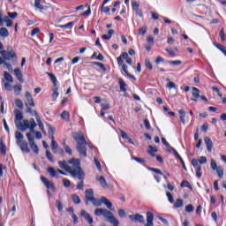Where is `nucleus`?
Instances as JSON below:
<instances>
[{
	"mask_svg": "<svg viewBox=\"0 0 226 226\" xmlns=\"http://www.w3.org/2000/svg\"><path fill=\"white\" fill-rule=\"evenodd\" d=\"M158 152V148H156V147H153L151 145L148 146V151L147 153H157Z\"/></svg>",
	"mask_w": 226,
	"mask_h": 226,
	"instance_id": "nucleus-50",
	"label": "nucleus"
},
{
	"mask_svg": "<svg viewBox=\"0 0 226 226\" xmlns=\"http://www.w3.org/2000/svg\"><path fill=\"white\" fill-rule=\"evenodd\" d=\"M147 31V26H143V27L139 28V36H144L146 34Z\"/></svg>",
	"mask_w": 226,
	"mask_h": 226,
	"instance_id": "nucleus-47",
	"label": "nucleus"
},
{
	"mask_svg": "<svg viewBox=\"0 0 226 226\" xmlns=\"http://www.w3.org/2000/svg\"><path fill=\"white\" fill-rule=\"evenodd\" d=\"M119 86H120V90L123 91L124 93H126V83H124V80L123 79H119Z\"/></svg>",
	"mask_w": 226,
	"mask_h": 226,
	"instance_id": "nucleus-31",
	"label": "nucleus"
},
{
	"mask_svg": "<svg viewBox=\"0 0 226 226\" xmlns=\"http://www.w3.org/2000/svg\"><path fill=\"white\" fill-rule=\"evenodd\" d=\"M14 75L21 84H24V78L22 72H20V69H14Z\"/></svg>",
	"mask_w": 226,
	"mask_h": 226,
	"instance_id": "nucleus-18",
	"label": "nucleus"
},
{
	"mask_svg": "<svg viewBox=\"0 0 226 226\" xmlns=\"http://www.w3.org/2000/svg\"><path fill=\"white\" fill-rule=\"evenodd\" d=\"M13 89H14V94H16V96H19V94L22 93V85H16L13 87Z\"/></svg>",
	"mask_w": 226,
	"mask_h": 226,
	"instance_id": "nucleus-29",
	"label": "nucleus"
},
{
	"mask_svg": "<svg viewBox=\"0 0 226 226\" xmlns=\"http://www.w3.org/2000/svg\"><path fill=\"white\" fill-rule=\"evenodd\" d=\"M0 54H2L4 59H6L7 61H10V59H14V57H17V55L15 54V51L11 50V51H6V50H2L0 52Z\"/></svg>",
	"mask_w": 226,
	"mask_h": 226,
	"instance_id": "nucleus-8",
	"label": "nucleus"
},
{
	"mask_svg": "<svg viewBox=\"0 0 226 226\" xmlns=\"http://www.w3.org/2000/svg\"><path fill=\"white\" fill-rule=\"evenodd\" d=\"M217 172V175L219 177H223V168H222L221 166L218 167L217 170H215Z\"/></svg>",
	"mask_w": 226,
	"mask_h": 226,
	"instance_id": "nucleus-48",
	"label": "nucleus"
},
{
	"mask_svg": "<svg viewBox=\"0 0 226 226\" xmlns=\"http://www.w3.org/2000/svg\"><path fill=\"white\" fill-rule=\"evenodd\" d=\"M184 201L181 199L177 200V201L174 204V207L176 209H179V207H183Z\"/></svg>",
	"mask_w": 226,
	"mask_h": 226,
	"instance_id": "nucleus-35",
	"label": "nucleus"
},
{
	"mask_svg": "<svg viewBox=\"0 0 226 226\" xmlns=\"http://www.w3.org/2000/svg\"><path fill=\"white\" fill-rule=\"evenodd\" d=\"M81 216H83V218L88 222V223L90 225H93L94 220L93 217H91V215H89L88 213L86 212V210H81Z\"/></svg>",
	"mask_w": 226,
	"mask_h": 226,
	"instance_id": "nucleus-15",
	"label": "nucleus"
},
{
	"mask_svg": "<svg viewBox=\"0 0 226 226\" xmlns=\"http://www.w3.org/2000/svg\"><path fill=\"white\" fill-rule=\"evenodd\" d=\"M0 36L2 38H8V36H10V32H8L6 27L0 28Z\"/></svg>",
	"mask_w": 226,
	"mask_h": 226,
	"instance_id": "nucleus-23",
	"label": "nucleus"
},
{
	"mask_svg": "<svg viewBox=\"0 0 226 226\" xmlns=\"http://www.w3.org/2000/svg\"><path fill=\"white\" fill-rule=\"evenodd\" d=\"M70 167L66 161L58 162V165L60 169H64L66 172H69L73 177H78L79 180L84 179V170L80 168V161L79 159H72L69 161Z\"/></svg>",
	"mask_w": 226,
	"mask_h": 226,
	"instance_id": "nucleus-1",
	"label": "nucleus"
},
{
	"mask_svg": "<svg viewBox=\"0 0 226 226\" xmlns=\"http://www.w3.org/2000/svg\"><path fill=\"white\" fill-rule=\"evenodd\" d=\"M121 68H122L123 72L127 75V77H130V79H133V80H135V76H133V74H131L130 72H128V66L126 64H122Z\"/></svg>",
	"mask_w": 226,
	"mask_h": 226,
	"instance_id": "nucleus-20",
	"label": "nucleus"
},
{
	"mask_svg": "<svg viewBox=\"0 0 226 226\" xmlns=\"http://www.w3.org/2000/svg\"><path fill=\"white\" fill-rule=\"evenodd\" d=\"M48 172L49 173V175L51 176V177H57L59 174V171H57V170H56V169L49 167L48 169Z\"/></svg>",
	"mask_w": 226,
	"mask_h": 226,
	"instance_id": "nucleus-21",
	"label": "nucleus"
},
{
	"mask_svg": "<svg viewBox=\"0 0 226 226\" xmlns=\"http://www.w3.org/2000/svg\"><path fill=\"white\" fill-rule=\"evenodd\" d=\"M168 200L170 204H174V196H172V193L167 192L166 193Z\"/></svg>",
	"mask_w": 226,
	"mask_h": 226,
	"instance_id": "nucleus-53",
	"label": "nucleus"
},
{
	"mask_svg": "<svg viewBox=\"0 0 226 226\" xmlns=\"http://www.w3.org/2000/svg\"><path fill=\"white\" fill-rule=\"evenodd\" d=\"M26 139H28V143L31 149L34 151L35 154H38V153H40V149L38 148V145L34 143V136H33L31 132H27Z\"/></svg>",
	"mask_w": 226,
	"mask_h": 226,
	"instance_id": "nucleus-6",
	"label": "nucleus"
},
{
	"mask_svg": "<svg viewBox=\"0 0 226 226\" xmlns=\"http://www.w3.org/2000/svg\"><path fill=\"white\" fill-rule=\"evenodd\" d=\"M93 64H94L95 66H99V68H101L102 71L103 72H107V68H105V65L100 62H93Z\"/></svg>",
	"mask_w": 226,
	"mask_h": 226,
	"instance_id": "nucleus-41",
	"label": "nucleus"
},
{
	"mask_svg": "<svg viewBox=\"0 0 226 226\" xmlns=\"http://www.w3.org/2000/svg\"><path fill=\"white\" fill-rule=\"evenodd\" d=\"M31 133H35V139H42L43 135H41V132H34H34H31Z\"/></svg>",
	"mask_w": 226,
	"mask_h": 226,
	"instance_id": "nucleus-62",
	"label": "nucleus"
},
{
	"mask_svg": "<svg viewBox=\"0 0 226 226\" xmlns=\"http://www.w3.org/2000/svg\"><path fill=\"white\" fill-rule=\"evenodd\" d=\"M90 202H92L93 206H96V207H100L102 204H104V205H106V207H108V209L114 211L112 202H110L109 200V199H107L105 197H102L101 200L94 198V200Z\"/></svg>",
	"mask_w": 226,
	"mask_h": 226,
	"instance_id": "nucleus-5",
	"label": "nucleus"
},
{
	"mask_svg": "<svg viewBox=\"0 0 226 226\" xmlns=\"http://www.w3.org/2000/svg\"><path fill=\"white\" fill-rule=\"evenodd\" d=\"M52 92H53V102H56L59 96L57 87H54L52 89Z\"/></svg>",
	"mask_w": 226,
	"mask_h": 226,
	"instance_id": "nucleus-32",
	"label": "nucleus"
},
{
	"mask_svg": "<svg viewBox=\"0 0 226 226\" xmlns=\"http://www.w3.org/2000/svg\"><path fill=\"white\" fill-rule=\"evenodd\" d=\"M59 147V145H57V142H56V139H54V136L51 137V150L53 153H57L56 151Z\"/></svg>",
	"mask_w": 226,
	"mask_h": 226,
	"instance_id": "nucleus-22",
	"label": "nucleus"
},
{
	"mask_svg": "<svg viewBox=\"0 0 226 226\" xmlns=\"http://www.w3.org/2000/svg\"><path fill=\"white\" fill-rule=\"evenodd\" d=\"M34 117H35V119L37 121L40 130L42 132V133L46 134L47 132H45V127L43 126V123L41 122V120H40V116L38 115V113L36 111H34Z\"/></svg>",
	"mask_w": 226,
	"mask_h": 226,
	"instance_id": "nucleus-14",
	"label": "nucleus"
},
{
	"mask_svg": "<svg viewBox=\"0 0 226 226\" xmlns=\"http://www.w3.org/2000/svg\"><path fill=\"white\" fill-rule=\"evenodd\" d=\"M38 33H40V28L35 27L32 30L31 32V36H36V34H38Z\"/></svg>",
	"mask_w": 226,
	"mask_h": 226,
	"instance_id": "nucleus-63",
	"label": "nucleus"
},
{
	"mask_svg": "<svg viewBox=\"0 0 226 226\" xmlns=\"http://www.w3.org/2000/svg\"><path fill=\"white\" fill-rule=\"evenodd\" d=\"M0 153L3 154V156L6 155V146H4V143H0Z\"/></svg>",
	"mask_w": 226,
	"mask_h": 226,
	"instance_id": "nucleus-38",
	"label": "nucleus"
},
{
	"mask_svg": "<svg viewBox=\"0 0 226 226\" xmlns=\"http://www.w3.org/2000/svg\"><path fill=\"white\" fill-rule=\"evenodd\" d=\"M154 220V215H153V213L147 212V223L145 226H154V223L153 222Z\"/></svg>",
	"mask_w": 226,
	"mask_h": 226,
	"instance_id": "nucleus-13",
	"label": "nucleus"
},
{
	"mask_svg": "<svg viewBox=\"0 0 226 226\" xmlns=\"http://www.w3.org/2000/svg\"><path fill=\"white\" fill-rule=\"evenodd\" d=\"M193 209H195V207H193V205H192V204L187 205L185 207V212L186 213H192V212H193Z\"/></svg>",
	"mask_w": 226,
	"mask_h": 226,
	"instance_id": "nucleus-54",
	"label": "nucleus"
},
{
	"mask_svg": "<svg viewBox=\"0 0 226 226\" xmlns=\"http://www.w3.org/2000/svg\"><path fill=\"white\" fill-rule=\"evenodd\" d=\"M72 138L74 139L75 142L77 143L76 149L78 153L86 158L87 156V149L86 146L87 145V141H86V137L82 132H73Z\"/></svg>",
	"mask_w": 226,
	"mask_h": 226,
	"instance_id": "nucleus-3",
	"label": "nucleus"
},
{
	"mask_svg": "<svg viewBox=\"0 0 226 226\" xmlns=\"http://www.w3.org/2000/svg\"><path fill=\"white\" fill-rule=\"evenodd\" d=\"M192 96L194 98H200V90L197 87H192Z\"/></svg>",
	"mask_w": 226,
	"mask_h": 226,
	"instance_id": "nucleus-34",
	"label": "nucleus"
},
{
	"mask_svg": "<svg viewBox=\"0 0 226 226\" xmlns=\"http://www.w3.org/2000/svg\"><path fill=\"white\" fill-rule=\"evenodd\" d=\"M41 0H34V6L38 8L41 11H43V5H41Z\"/></svg>",
	"mask_w": 226,
	"mask_h": 226,
	"instance_id": "nucleus-37",
	"label": "nucleus"
},
{
	"mask_svg": "<svg viewBox=\"0 0 226 226\" xmlns=\"http://www.w3.org/2000/svg\"><path fill=\"white\" fill-rule=\"evenodd\" d=\"M205 144L208 153H211V151H213V141L211 139H209V137H205Z\"/></svg>",
	"mask_w": 226,
	"mask_h": 226,
	"instance_id": "nucleus-17",
	"label": "nucleus"
},
{
	"mask_svg": "<svg viewBox=\"0 0 226 226\" xmlns=\"http://www.w3.org/2000/svg\"><path fill=\"white\" fill-rule=\"evenodd\" d=\"M165 50L171 57H176V52L174 51V49L170 48H166Z\"/></svg>",
	"mask_w": 226,
	"mask_h": 226,
	"instance_id": "nucleus-45",
	"label": "nucleus"
},
{
	"mask_svg": "<svg viewBox=\"0 0 226 226\" xmlns=\"http://www.w3.org/2000/svg\"><path fill=\"white\" fill-rule=\"evenodd\" d=\"M15 105L18 107V109H24V102H22V100L20 99L15 100Z\"/></svg>",
	"mask_w": 226,
	"mask_h": 226,
	"instance_id": "nucleus-40",
	"label": "nucleus"
},
{
	"mask_svg": "<svg viewBox=\"0 0 226 226\" xmlns=\"http://www.w3.org/2000/svg\"><path fill=\"white\" fill-rule=\"evenodd\" d=\"M41 181H42L44 186L48 188V190H53V192H56V186H54V183H52L50 180H48L45 177H41Z\"/></svg>",
	"mask_w": 226,
	"mask_h": 226,
	"instance_id": "nucleus-10",
	"label": "nucleus"
},
{
	"mask_svg": "<svg viewBox=\"0 0 226 226\" xmlns=\"http://www.w3.org/2000/svg\"><path fill=\"white\" fill-rule=\"evenodd\" d=\"M73 26H75V21H71L65 25H64V29H73Z\"/></svg>",
	"mask_w": 226,
	"mask_h": 226,
	"instance_id": "nucleus-43",
	"label": "nucleus"
},
{
	"mask_svg": "<svg viewBox=\"0 0 226 226\" xmlns=\"http://www.w3.org/2000/svg\"><path fill=\"white\" fill-rule=\"evenodd\" d=\"M64 149L65 153H67V154H70V155L72 154V148H70L68 147V145H66V143H64Z\"/></svg>",
	"mask_w": 226,
	"mask_h": 226,
	"instance_id": "nucleus-51",
	"label": "nucleus"
},
{
	"mask_svg": "<svg viewBox=\"0 0 226 226\" xmlns=\"http://www.w3.org/2000/svg\"><path fill=\"white\" fill-rule=\"evenodd\" d=\"M9 19L8 16L3 18V13H0V26H4V22L6 23Z\"/></svg>",
	"mask_w": 226,
	"mask_h": 226,
	"instance_id": "nucleus-36",
	"label": "nucleus"
},
{
	"mask_svg": "<svg viewBox=\"0 0 226 226\" xmlns=\"http://www.w3.org/2000/svg\"><path fill=\"white\" fill-rule=\"evenodd\" d=\"M72 200H73L74 204H80V198L78 195H73Z\"/></svg>",
	"mask_w": 226,
	"mask_h": 226,
	"instance_id": "nucleus-60",
	"label": "nucleus"
},
{
	"mask_svg": "<svg viewBox=\"0 0 226 226\" xmlns=\"http://www.w3.org/2000/svg\"><path fill=\"white\" fill-rule=\"evenodd\" d=\"M178 114L180 116V121L181 123H183L184 124H186V122L185 121V117H186V112H185V109H179L178 110Z\"/></svg>",
	"mask_w": 226,
	"mask_h": 226,
	"instance_id": "nucleus-26",
	"label": "nucleus"
},
{
	"mask_svg": "<svg viewBox=\"0 0 226 226\" xmlns=\"http://www.w3.org/2000/svg\"><path fill=\"white\" fill-rule=\"evenodd\" d=\"M181 188H189V190H192V185L190 182L185 180L181 183Z\"/></svg>",
	"mask_w": 226,
	"mask_h": 226,
	"instance_id": "nucleus-39",
	"label": "nucleus"
},
{
	"mask_svg": "<svg viewBox=\"0 0 226 226\" xmlns=\"http://www.w3.org/2000/svg\"><path fill=\"white\" fill-rule=\"evenodd\" d=\"M129 218L132 222H138L139 223H144V215L136 214L129 215Z\"/></svg>",
	"mask_w": 226,
	"mask_h": 226,
	"instance_id": "nucleus-12",
	"label": "nucleus"
},
{
	"mask_svg": "<svg viewBox=\"0 0 226 226\" xmlns=\"http://www.w3.org/2000/svg\"><path fill=\"white\" fill-rule=\"evenodd\" d=\"M120 135L122 139H124L125 140H128V139H130V136H128V134L123 130H120Z\"/></svg>",
	"mask_w": 226,
	"mask_h": 226,
	"instance_id": "nucleus-57",
	"label": "nucleus"
},
{
	"mask_svg": "<svg viewBox=\"0 0 226 226\" xmlns=\"http://www.w3.org/2000/svg\"><path fill=\"white\" fill-rule=\"evenodd\" d=\"M46 156L49 162H54V156L49 151H46Z\"/></svg>",
	"mask_w": 226,
	"mask_h": 226,
	"instance_id": "nucleus-61",
	"label": "nucleus"
},
{
	"mask_svg": "<svg viewBox=\"0 0 226 226\" xmlns=\"http://www.w3.org/2000/svg\"><path fill=\"white\" fill-rule=\"evenodd\" d=\"M101 11L103 13H110V8L105 7V5H102Z\"/></svg>",
	"mask_w": 226,
	"mask_h": 226,
	"instance_id": "nucleus-59",
	"label": "nucleus"
},
{
	"mask_svg": "<svg viewBox=\"0 0 226 226\" xmlns=\"http://www.w3.org/2000/svg\"><path fill=\"white\" fill-rule=\"evenodd\" d=\"M219 36L222 41H225V30L223 28L221 29Z\"/></svg>",
	"mask_w": 226,
	"mask_h": 226,
	"instance_id": "nucleus-52",
	"label": "nucleus"
},
{
	"mask_svg": "<svg viewBox=\"0 0 226 226\" xmlns=\"http://www.w3.org/2000/svg\"><path fill=\"white\" fill-rule=\"evenodd\" d=\"M118 215L120 216V218H124V216H126V212L124 209H119Z\"/></svg>",
	"mask_w": 226,
	"mask_h": 226,
	"instance_id": "nucleus-64",
	"label": "nucleus"
},
{
	"mask_svg": "<svg viewBox=\"0 0 226 226\" xmlns=\"http://www.w3.org/2000/svg\"><path fill=\"white\" fill-rule=\"evenodd\" d=\"M47 75H49V78L51 79L54 87H57V78H56V75L50 72H47Z\"/></svg>",
	"mask_w": 226,
	"mask_h": 226,
	"instance_id": "nucleus-30",
	"label": "nucleus"
},
{
	"mask_svg": "<svg viewBox=\"0 0 226 226\" xmlns=\"http://www.w3.org/2000/svg\"><path fill=\"white\" fill-rule=\"evenodd\" d=\"M86 199L87 202H91L94 199V192L93 189H88L86 191Z\"/></svg>",
	"mask_w": 226,
	"mask_h": 226,
	"instance_id": "nucleus-16",
	"label": "nucleus"
},
{
	"mask_svg": "<svg viewBox=\"0 0 226 226\" xmlns=\"http://www.w3.org/2000/svg\"><path fill=\"white\" fill-rule=\"evenodd\" d=\"M15 139H17V142H23L24 141V134H22V132L17 131L15 132Z\"/></svg>",
	"mask_w": 226,
	"mask_h": 226,
	"instance_id": "nucleus-27",
	"label": "nucleus"
},
{
	"mask_svg": "<svg viewBox=\"0 0 226 226\" xmlns=\"http://www.w3.org/2000/svg\"><path fill=\"white\" fill-rule=\"evenodd\" d=\"M62 119H64L65 121H68L70 119V113L68 111H63L61 114Z\"/></svg>",
	"mask_w": 226,
	"mask_h": 226,
	"instance_id": "nucleus-42",
	"label": "nucleus"
},
{
	"mask_svg": "<svg viewBox=\"0 0 226 226\" xmlns=\"http://www.w3.org/2000/svg\"><path fill=\"white\" fill-rule=\"evenodd\" d=\"M191 163H192V167H194V169H196L197 177H199V179H200L202 177V166L200 164H199V162L195 158L192 160Z\"/></svg>",
	"mask_w": 226,
	"mask_h": 226,
	"instance_id": "nucleus-7",
	"label": "nucleus"
},
{
	"mask_svg": "<svg viewBox=\"0 0 226 226\" xmlns=\"http://www.w3.org/2000/svg\"><path fill=\"white\" fill-rule=\"evenodd\" d=\"M56 206L60 213L63 212L64 207H63V203H61V201L56 200Z\"/></svg>",
	"mask_w": 226,
	"mask_h": 226,
	"instance_id": "nucleus-49",
	"label": "nucleus"
},
{
	"mask_svg": "<svg viewBox=\"0 0 226 226\" xmlns=\"http://www.w3.org/2000/svg\"><path fill=\"white\" fill-rule=\"evenodd\" d=\"M110 109V105L109 103H102L101 104V110H109Z\"/></svg>",
	"mask_w": 226,
	"mask_h": 226,
	"instance_id": "nucleus-55",
	"label": "nucleus"
},
{
	"mask_svg": "<svg viewBox=\"0 0 226 226\" xmlns=\"http://www.w3.org/2000/svg\"><path fill=\"white\" fill-rule=\"evenodd\" d=\"M4 79H5L10 84H13V77L7 72H4Z\"/></svg>",
	"mask_w": 226,
	"mask_h": 226,
	"instance_id": "nucleus-28",
	"label": "nucleus"
},
{
	"mask_svg": "<svg viewBox=\"0 0 226 226\" xmlns=\"http://www.w3.org/2000/svg\"><path fill=\"white\" fill-rule=\"evenodd\" d=\"M151 172H154L155 174H159L160 176H163L162 170L156 168H150Z\"/></svg>",
	"mask_w": 226,
	"mask_h": 226,
	"instance_id": "nucleus-58",
	"label": "nucleus"
},
{
	"mask_svg": "<svg viewBox=\"0 0 226 226\" xmlns=\"http://www.w3.org/2000/svg\"><path fill=\"white\" fill-rule=\"evenodd\" d=\"M145 65L146 68H148V70H153V64H151V61L149 60V58L145 59Z\"/></svg>",
	"mask_w": 226,
	"mask_h": 226,
	"instance_id": "nucleus-44",
	"label": "nucleus"
},
{
	"mask_svg": "<svg viewBox=\"0 0 226 226\" xmlns=\"http://www.w3.org/2000/svg\"><path fill=\"white\" fill-rule=\"evenodd\" d=\"M166 148H167L168 153H172V154H174V156H176L177 158H181V155H179V154L177 153V151L176 149H174V147H170V144L168 145L166 147Z\"/></svg>",
	"mask_w": 226,
	"mask_h": 226,
	"instance_id": "nucleus-19",
	"label": "nucleus"
},
{
	"mask_svg": "<svg viewBox=\"0 0 226 226\" xmlns=\"http://www.w3.org/2000/svg\"><path fill=\"white\" fill-rule=\"evenodd\" d=\"M26 107H34V101L33 100V95H31V93L26 92Z\"/></svg>",
	"mask_w": 226,
	"mask_h": 226,
	"instance_id": "nucleus-11",
	"label": "nucleus"
},
{
	"mask_svg": "<svg viewBox=\"0 0 226 226\" xmlns=\"http://www.w3.org/2000/svg\"><path fill=\"white\" fill-rule=\"evenodd\" d=\"M14 114H15V124L17 128H19V130H21V132H26V130H30V132H34V128H36L38 124H36V121H34V118H31L30 120H24L23 124H20L22 122V119H24V115L19 109H16L14 111Z\"/></svg>",
	"mask_w": 226,
	"mask_h": 226,
	"instance_id": "nucleus-2",
	"label": "nucleus"
},
{
	"mask_svg": "<svg viewBox=\"0 0 226 226\" xmlns=\"http://www.w3.org/2000/svg\"><path fill=\"white\" fill-rule=\"evenodd\" d=\"M17 145L20 147L22 153H31V150L29 149V144H27V141H17Z\"/></svg>",
	"mask_w": 226,
	"mask_h": 226,
	"instance_id": "nucleus-9",
	"label": "nucleus"
},
{
	"mask_svg": "<svg viewBox=\"0 0 226 226\" xmlns=\"http://www.w3.org/2000/svg\"><path fill=\"white\" fill-rule=\"evenodd\" d=\"M95 179H96V181H98L100 183V185H102V188H106V186H107V180H105V177H96Z\"/></svg>",
	"mask_w": 226,
	"mask_h": 226,
	"instance_id": "nucleus-24",
	"label": "nucleus"
},
{
	"mask_svg": "<svg viewBox=\"0 0 226 226\" xmlns=\"http://www.w3.org/2000/svg\"><path fill=\"white\" fill-rule=\"evenodd\" d=\"M94 163L96 168L98 169V170H100V172H102V164L100 163V162L98 161V158L94 157Z\"/></svg>",
	"mask_w": 226,
	"mask_h": 226,
	"instance_id": "nucleus-56",
	"label": "nucleus"
},
{
	"mask_svg": "<svg viewBox=\"0 0 226 226\" xmlns=\"http://www.w3.org/2000/svg\"><path fill=\"white\" fill-rule=\"evenodd\" d=\"M94 215L95 216H103L111 225H119V221L114 217V214L106 208H96Z\"/></svg>",
	"mask_w": 226,
	"mask_h": 226,
	"instance_id": "nucleus-4",
	"label": "nucleus"
},
{
	"mask_svg": "<svg viewBox=\"0 0 226 226\" xmlns=\"http://www.w3.org/2000/svg\"><path fill=\"white\" fill-rule=\"evenodd\" d=\"M210 167L214 170H218V165L216 164V161H215V159H211Z\"/></svg>",
	"mask_w": 226,
	"mask_h": 226,
	"instance_id": "nucleus-46",
	"label": "nucleus"
},
{
	"mask_svg": "<svg viewBox=\"0 0 226 226\" xmlns=\"http://www.w3.org/2000/svg\"><path fill=\"white\" fill-rule=\"evenodd\" d=\"M116 32L112 29H109L108 31V34H103L102 36V40H110L112 38V34H114Z\"/></svg>",
	"mask_w": 226,
	"mask_h": 226,
	"instance_id": "nucleus-25",
	"label": "nucleus"
},
{
	"mask_svg": "<svg viewBox=\"0 0 226 226\" xmlns=\"http://www.w3.org/2000/svg\"><path fill=\"white\" fill-rule=\"evenodd\" d=\"M199 165H204L206 163H207V158H206V156H200L197 160Z\"/></svg>",
	"mask_w": 226,
	"mask_h": 226,
	"instance_id": "nucleus-33",
	"label": "nucleus"
}]
</instances>
